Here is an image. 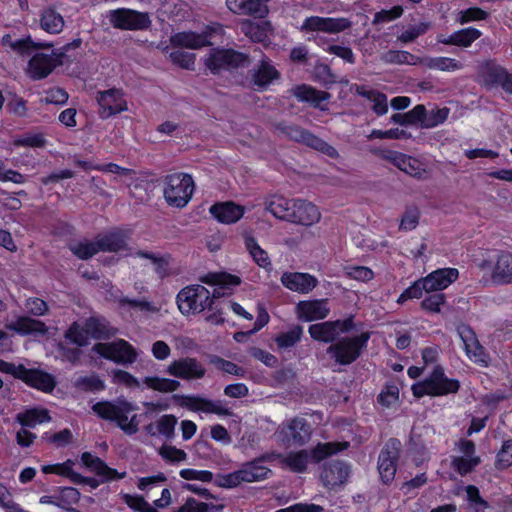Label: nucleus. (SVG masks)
<instances>
[{
	"label": "nucleus",
	"instance_id": "f257e3e1",
	"mask_svg": "<svg viewBox=\"0 0 512 512\" xmlns=\"http://www.w3.org/2000/svg\"><path fill=\"white\" fill-rule=\"evenodd\" d=\"M92 410L100 418L115 422L128 435H133L138 431L137 415L135 414L137 407L125 399L98 402L93 405Z\"/></svg>",
	"mask_w": 512,
	"mask_h": 512
},
{
	"label": "nucleus",
	"instance_id": "f03ea898",
	"mask_svg": "<svg viewBox=\"0 0 512 512\" xmlns=\"http://www.w3.org/2000/svg\"><path fill=\"white\" fill-rule=\"evenodd\" d=\"M459 272L456 268L437 269L427 276L416 280L405 289L397 299L402 304L409 299H419L424 293L437 292L446 289L457 280Z\"/></svg>",
	"mask_w": 512,
	"mask_h": 512
},
{
	"label": "nucleus",
	"instance_id": "7ed1b4c3",
	"mask_svg": "<svg viewBox=\"0 0 512 512\" xmlns=\"http://www.w3.org/2000/svg\"><path fill=\"white\" fill-rule=\"evenodd\" d=\"M195 190L193 177L187 173H173L164 178L163 196L170 207L184 208Z\"/></svg>",
	"mask_w": 512,
	"mask_h": 512
},
{
	"label": "nucleus",
	"instance_id": "20e7f679",
	"mask_svg": "<svg viewBox=\"0 0 512 512\" xmlns=\"http://www.w3.org/2000/svg\"><path fill=\"white\" fill-rule=\"evenodd\" d=\"M349 446L348 442L336 443H319L315 446L309 454L306 450L299 452L290 453L283 457L282 462L294 472H304L310 460L314 462H320L328 456L336 454L339 451L347 449Z\"/></svg>",
	"mask_w": 512,
	"mask_h": 512
},
{
	"label": "nucleus",
	"instance_id": "39448f33",
	"mask_svg": "<svg viewBox=\"0 0 512 512\" xmlns=\"http://www.w3.org/2000/svg\"><path fill=\"white\" fill-rule=\"evenodd\" d=\"M460 388L459 381L445 375L442 367L437 366L421 382L412 385L413 395L417 398L424 395L444 396L456 393Z\"/></svg>",
	"mask_w": 512,
	"mask_h": 512
},
{
	"label": "nucleus",
	"instance_id": "423d86ee",
	"mask_svg": "<svg viewBox=\"0 0 512 512\" xmlns=\"http://www.w3.org/2000/svg\"><path fill=\"white\" fill-rule=\"evenodd\" d=\"M369 339V332H362L351 337H343L332 343L327 348V353L337 364L350 365L361 356L363 350L367 347Z\"/></svg>",
	"mask_w": 512,
	"mask_h": 512
},
{
	"label": "nucleus",
	"instance_id": "0eeeda50",
	"mask_svg": "<svg viewBox=\"0 0 512 512\" xmlns=\"http://www.w3.org/2000/svg\"><path fill=\"white\" fill-rule=\"evenodd\" d=\"M179 311L185 315L198 314L210 308L213 298L207 288L200 284L189 285L181 289L176 297Z\"/></svg>",
	"mask_w": 512,
	"mask_h": 512
},
{
	"label": "nucleus",
	"instance_id": "6e6552de",
	"mask_svg": "<svg viewBox=\"0 0 512 512\" xmlns=\"http://www.w3.org/2000/svg\"><path fill=\"white\" fill-rule=\"evenodd\" d=\"M265 457L247 462L240 469L223 475L220 479V486L224 488H235L242 483L259 482L268 479L271 470L264 463Z\"/></svg>",
	"mask_w": 512,
	"mask_h": 512
},
{
	"label": "nucleus",
	"instance_id": "1a4fd4ad",
	"mask_svg": "<svg viewBox=\"0 0 512 512\" xmlns=\"http://www.w3.org/2000/svg\"><path fill=\"white\" fill-rule=\"evenodd\" d=\"M224 28L219 23L208 25L201 33L194 31H182L171 36L170 42L173 47L187 49H200L212 45L211 39L214 36L222 35Z\"/></svg>",
	"mask_w": 512,
	"mask_h": 512
},
{
	"label": "nucleus",
	"instance_id": "9d476101",
	"mask_svg": "<svg viewBox=\"0 0 512 512\" xmlns=\"http://www.w3.org/2000/svg\"><path fill=\"white\" fill-rule=\"evenodd\" d=\"M354 328V317L349 316L345 319L312 324L309 326L308 332L312 339L332 344L338 340L340 335L346 334Z\"/></svg>",
	"mask_w": 512,
	"mask_h": 512
},
{
	"label": "nucleus",
	"instance_id": "9b49d317",
	"mask_svg": "<svg viewBox=\"0 0 512 512\" xmlns=\"http://www.w3.org/2000/svg\"><path fill=\"white\" fill-rule=\"evenodd\" d=\"M108 19L114 28L121 30H145L151 25L148 13L127 8L111 10L108 14Z\"/></svg>",
	"mask_w": 512,
	"mask_h": 512
},
{
	"label": "nucleus",
	"instance_id": "f8f14e48",
	"mask_svg": "<svg viewBox=\"0 0 512 512\" xmlns=\"http://www.w3.org/2000/svg\"><path fill=\"white\" fill-rule=\"evenodd\" d=\"M247 63V56L233 49H211L205 58L206 67L214 74L222 70H228L244 66Z\"/></svg>",
	"mask_w": 512,
	"mask_h": 512
},
{
	"label": "nucleus",
	"instance_id": "ddd939ff",
	"mask_svg": "<svg viewBox=\"0 0 512 512\" xmlns=\"http://www.w3.org/2000/svg\"><path fill=\"white\" fill-rule=\"evenodd\" d=\"M93 351L121 365L132 364L138 356L135 348L122 339L111 343H97L94 345Z\"/></svg>",
	"mask_w": 512,
	"mask_h": 512
},
{
	"label": "nucleus",
	"instance_id": "4468645a",
	"mask_svg": "<svg viewBox=\"0 0 512 512\" xmlns=\"http://www.w3.org/2000/svg\"><path fill=\"white\" fill-rule=\"evenodd\" d=\"M480 268L491 269V279L496 284L512 283V254L509 252H496L489 260H484Z\"/></svg>",
	"mask_w": 512,
	"mask_h": 512
},
{
	"label": "nucleus",
	"instance_id": "2eb2a0df",
	"mask_svg": "<svg viewBox=\"0 0 512 512\" xmlns=\"http://www.w3.org/2000/svg\"><path fill=\"white\" fill-rule=\"evenodd\" d=\"M310 426L302 418H294L279 427L278 438L286 446L303 445L310 438Z\"/></svg>",
	"mask_w": 512,
	"mask_h": 512
},
{
	"label": "nucleus",
	"instance_id": "dca6fc26",
	"mask_svg": "<svg viewBox=\"0 0 512 512\" xmlns=\"http://www.w3.org/2000/svg\"><path fill=\"white\" fill-rule=\"evenodd\" d=\"M401 442L390 439L380 452L378 458V471L383 483H390L396 474V462L399 458Z\"/></svg>",
	"mask_w": 512,
	"mask_h": 512
},
{
	"label": "nucleus",
	"instance_id": "f3484780",
	"mask_svg": "<svg viewBox=\"0 0 512 512\" xmlns=\"http://www.w3.org/2000/svg\"><path fill=\"white\" fill-rule=\"evenodd\" d=\"M62 64V54L51 50L49 53L37 52L30 59L27 67L28 75L35 80L47 77L52 70Z\"/></svg>",
	"mask_w": 512,
	"mask_h": 512
},
{
	"label": "nucleus",
	"instance_id": "a211bd4d",
	"mask_svg": "<svg viewBox=\"0 0 512 512\" xmlns=\"http://www.w3.org/2000/svg\"><path fill=\"white\" fill-rule=\"evenodd\" d=\"M283 134H285L289 139L294 140L296 142L302 143L311 147L317 151H320L329 157H337V150L323 141L321 138L309 133L308 131L302 129L296 125L285 126L282 129Z\"/></svg>",
	"mask_w": 512,
	"mask_h": 512
},
{
	"label": "nucleus",
	"instance_id": "6ab92c4d",
	"mask_svg": "<svg viewBox=\"0 0 512 512\" xmlns=\"http://www.w3.org/2000/svg\"><path fill=\"white\" fill-rule=\"evenodd\" d=\"M97 102L101 118H109L128 109L123 93L119 89H109L98 93Z\"/></svg>",
	"mask_w": 512,
	"mask_h": 512
},
{
	"label": "nucleus",
	"instance_id": "aec40b11",
	"mask_svg": "<svg viewBox=\"0 0 512 512\" xmlns=\"http://www.w3.org/2000/svg\"><path fill=\"white\" fill-rule=\"evenodd\" d=\"M460 456L453 457L452 466L460 474L466 475L480 463V457L475 454V444L471 440L460 439L457 442Z\"/></svg>",
	"mask_w": 512,
	"mask_h": 512
},
{
	"label": "nucleus",
	"instance_id": "412c9836",
	"mask_svg": "<svg viewBox=\"0 0 512 512\" xmlns=\"http://www.w3.org/2000/svg\"><path fill=\"white\" fill-rule=\"evenodd\" d=\"M166 372L176 378L192 380L204 377L206 370L197 359L185 357L172 361Z\"/></svg>",
	"mask_w": 512,
	"mask_h": 512
},
{
	"label": "nucleus",
	"instance_id": "4be33fe9",
	"mask_svg": "<svg viewBox=\"0 0 512 512\" xmlns=\"http://www.w3.org/2000/svg\"><path fill=\"white\" fill-rule=\"evenodd\" d=\"M468 358L474 363L488 366L490 358L485 348L480 344L474 331L469 327H463L459 331Z\"/></svg>",
	"mask_w": 512,
	"mask_h": 512
},
{
	"label": "nucleus",
	"instance_id": "5701e85b",
	"mask_svg": "<svg viewBox=\"0 0 512 512\" xmlns=\"http://www.w3.org/2000/svg\"><path fill=\"white\" fill-rule=\"evenodd\" d=\"M351 26V22L346 18H329L312 16L306 18L301 29L310 31H322L327 33H339Z\"/></svg>",
	"mask_w": 512,
	"mask_h": 512
},
{
	"label": "nucleus",
	"instance_id": "b1692460",
	"mask_svg": "<svg viewBox=\"0 0 512 512\" xmlns=\"http://www.w3.org/2000/svg\"><path fill=\"white\" fill-rule=\"evenodd\" d=\"M248 211L249 208L232 201L219 202L209 208L210 214L221 224H235Z\"/></svg>",
	"mask_w": 512,
	"mask_h": 512
},
{
	"label": "nucleus",
	"instance_id": "393cba45",
	"mask_svg": "<svg viewBox=\"0 0 512 512\" xmlns=\"http://www.w3.org/2000/svg\"><path fill=\"white\" fill-rule=\"evenodd\" d=\"M483 82L486 87H501L502 90L512 95V73L498 64H488L483 72Z\"/></svg>",
	"mask_w": 512,
	"mask_h": 512
},
{
	"label": "nucleus",
	"instance_id": "a878e982",
	"mask_svg": "<svg viewBox=\"0 0 512 512\" xmlns=\"http://www.w3.org/2000/svg\"><path fill=\"white\" fill-rule=\"evenodd\" d=\"M297 317L305 322L322 320L330 313L326 299L300 301L296 306Z\"/></svg>",
	"mask_w": 512,
	"mask_h": 512
},
{
	"label": "nucleus",
	"instance_id": "bb28decb",
	"mask_svg": "<svg viewBox=\"0 0 512 512\" xmlns=\"http://www.w3.org/2000/svg\"><path fill=\"white\" fill-rule=\"evenodd\" d=\"M294 206V199L272 195L265 199L264 208L258 209L264 214H271L275 219L290 222Z\"/></svg>",
	"mask_w": 512,
	"mask_h": 512
},
{
	"label": "nucleus",
	"instance_id": "cd10ccee",
	"mask_svg": "<svg viewBox=\"0 0 512 512\" xmlns=\"http://www.w3.org/2000/svg\"><path fill=\"white\" fill-rule=\"evenodd\" d=\"M321 219L319 208L304 199H294L291 224H316Z\"/></svg>",
	"mask_w": 512,
	"mask_h": 512
},
{
	"label": "nucleus",
	"instance_id": "c85d7f7f",
	"mask_svg": "<svg viewBox=\"0 0 512 512\" xmlns=\"http://www.w3.org/2000/svg\"><path fill=\"white\" fill-rule=\"evenodd\" d=\"M281 283L291 291L307 294L318 285V280L308 273L285 272L281 276Z\"/></svg>",
	"mask_w": 512,
	"mask_h": 512
},
{
	"label": "nucleus",
	"instance_id": "c756f323",
	"mask_svg": "<svg viewBox=\"0 0 512 512\" xmlns=\"http://www.w3.org/2000/svg\"><path fill=\"white\" fill-rule=\"evenodd\" d=\"M21 372L17 373L16 378L21 379L29 386L44 392H50L55 387L53 377L39 369H28L20 364Z\"/></svg>",
	"mask_w": 512,
	"mask_h": 512
},
{
	"label": "nucleus",
	"instance_id": "7c9ffc66",
	"mask_svg": "<svg viewBox=\"0 0 512 512\" xmlns=\"http://www.w3.org/2000/svg\"><path fill=\"white\" fill-rule=\"evenodd\" d=\"M349 475V467L341 461H333L324 465L321 481L327 488L343 484Z\"/></svg>",
	"mask_w": 512,
	"mask_h": 512
},
{
	"label": "nucleus",
	"instance_id": "2f4dec72",
	"mask_svg": "<svg viewBox=\"0 0 512 512\" xmlns=\"http://www.w3.org/2000/svg\"><path fill=\"white\" fill-rule=\"evenodd\" d=\"M81 461L98 476L102 477L104 481L122 479L126 475V472H118L115 469L108 467L104 461L89 452H84L81 455Z\"/></svg>",
	"mask_w": 512,
	"mask_h": 512
},
{
	"label": "nucleus",
	"instance_id": "473e14b6",
	"mask_svg": "<svg viewBox=\"0 0 512 512\" xmlns=\"http://www.w3.org/2000/svg\"><path fill=\"white\" fill-rule=\"evenodd\" d=\"M187 406L193 411L214 413L218 416L231 415L230 409L221 400H210L202 397H187Z\"/></svg>",
	"mask_w": 512,
	"mask_h": 512
},
{
	"label": "nucleus",
	"instance_id": "72a5a7b5",
	"mask_svg": "<svg viewBox=\"0 0 512 512\" xmlns=\"http://www.w3.org/2000/svg\"><path fill=\"white\" fill-rule=\"evenodd\" d=\"M401 171L416 178H422L425 174V165L418 159L400 152H391L388 157Z\"/></svg>",
	"mask_w": 512,
	"mask_h": 512
},
{
	"label": "nucleus",
	"instance_id": "f704fd0d",
	"mask_svg": "<svg viewBox=\"0 0 512 512\" xmlns=\"http://www.w3.org/2000/svg\"><path fill=\"white\" fill-rule=\"evenodd\" d=\"M355 93L371 103V109L377 116L388 112V98L384 93L366 85H356Z\"/></svg>",
	"mask_w": 512,
	"mask_h": 512
},
{
	"label": "nucleus",
	"instance_id": "c9c22d12",
	"mask_svg": "<svg viewBox=\"0 0 512 512\" xmlns=\"http://www.w3.org/2000/svg\"><path fill=\"white\" fill-rule=\"evenodd\" d=\"M3 46L10 48L21 56L31 55L35 50L46 47L42 42H35L30 36L13 39L10 34H5L1 40Z\"/></svg>",
	"mask_w": 512,
	"mask_h": 512
},
{
	"label": "nucleus",
	"instance_id": "e433bc0d",
	"mask_svg": "<svg viewBox=\"0 0 512 512\" xmlns=\"http://www.w3.org/2000/svg\"><path fill=\"white\" fill-rule=\"evenodd\" d=\"M177 418L174 415L166 414L161 416L155 423L146 426V431L152 436L161 435L168 440L175 436Z\"/></svg>",
	"mask_w": 512,
	"mask_h": 512
},
{
	"label": "nucleus",
	"instance_id": "4c0bfd02",
	"mask_svg": "<svg viewBox=\"0 0 512 512\" xmlns=\"http://www.w3.org/2000/svg\"><path fill=\"white\" fill-rule=\"evenodd\" d=\"M74 465V461L68 459L63 463L43 465L41 467V471L44 474H56L62 477H66L73 483L81 484L85 481V478L74 471Z\"/></svg>",
	"mask_w": 512,
	"mask_h": 512
},
{
	"label": "nucleus",
	"instance_id": "58836bf2",
	"mask_svg": "<svg viewBox=\"0 0 512 512\" xmlns=\"http://www.w3.org/2000/svg\"><path fill=\"white\" fill-rule=\"evenodd\" d=\"M293 95L302 102H308L314 107L323 109L322 102L330 98V94L325 91H319L308 85H300L293 89Z\"/></svg>",
	"mask_w": 512,
	"mask_h": 512
},
{
	"label": "nucleus",
	"instance_id": "ea45409f",
	"mask_svg": "<svg viewBox=\"0 0 512 512\" xmlns=\"http://www.w3.org/2000/svg\"><path fill=\"white\" fill-rule=\"evenodd\" d=\"M202 283L217 286L218 288L215 290V293L220 295L221 289H230L231 287L237 286L241 283V279L229 273L221 272V273H209L200 278ZM225 294V292H222Z\"/></svg>",
	"mask_w": 512,
	"mask_h": 512
},
{
	"label": "nucleus",
	"instance_id": "a19ab883",
	"mask_svg": "<svg viewBox=\"0 0 512 512\" xmlns=\"http://www.w3.org/2000/svg\"><path fill=\"white\" fill-rule=\"evenodd\" d=\"M7 328L21 335L32 333L44 334L47 331V327L43 322L29 317H19L7 325Z\"/></svg>",
	"mask_w": 512,
	"mask_h": 512
},
{
	"label": "nucleus",
	"instance_id": "79ce46f5",
	"mask_svg": "<svg viewBox=\"0 0 512 512\" xmlns=\"http://www.w3.org/2000/svg\"><path fill=\"white\" fill-rule=\"evenodd\" d=\"M278 77L277 70L268 60L262 59L252 75V83L256 89H263Z\"/></svg>",
	"mask_w": 512,
	"mask_h": 512
},
{
	"label": "nucleus",
	"instance_id": "37998d69",
	"mask_svg": "<svg viewBox=\"0 0 512 512\" xmlns=\"http://www.w3.org/2000/svg\"><path fill=\"white\" fill-rule=\"evenodd\" d=\"M421 65L431 70L443 72H454L463 68V64L460 61L445 56L424 57L422 58Z\"/></svg>",
	"mask_w": 512,
	"mask_h": 512
},
{
	"label": "nucleus",
	"instance_id": "c03bdc74",
	"mask_svg": "<svg viewBox=\"0 0 512 512\" xmlns=\"http://www.w3.org/2000/svg\"><path fill=\"white\" fill-rule=\"evenodd\" d=\"M50 416L46 409L32 408L25 410L24 412L18 413L16 421L23 427L34 428L39 424L50 421Z\"/></svg>",
	"mask_w": 512,
	"mask_h": 512
},
{
	"label": "nucleus",
	"instance_id": "a18cd8bd",
	"mask_svg": "<svg viewBox=\"0 0 512 512\" xmlns=\"http://www.w3.org/2000/svg\"><path fill=\"white\" fill-rule=\"evenodd\" d=\"M86 328L89 336L95 339L109 338L116 333V329L111 327L104 318H90L86 321Z\"/></svg>",
	"mask_w": 512,
	"mask_h": 512
},
{
	"label": "nucleus",
	"instance_id": "49530a36",
	"mask_svg": "<svg viewBox=\"0 0 512 512\" xmlns=\"http://www.w3.org/2000/svg\"><path fill=\"white\" fill-rule=\"evenodd\" d=\"M40 25L42 29L51 34L60 33L64 27L62 15L54 9H45L41 14Z\"/></svg>",
	"mask_w": 512,
	"mask_h": 512
},
{
	"label": "nucleus",
	"instance_id": "de8ad7c7",
	"mask_svg": "<svg viewBox=\"0 0 512 512\" xmlns=\"http://www.w3.org/2000/svg\"><path fill=\"white\" fill-rule=\"evenodd\" d=\"M482 35V32L474 27H468L464 29L457 30L449 35V39L447 42H451L452 45L459 47H470L471 44L479 39Z\"/></svg>",
	"mask_w": 512,
	"mask_h": 512
},
{
	"label": "nucleus",
	"instance_id": "09e8293b",
	"mask_svg": "<svg viewBox=\"0 0 512 512\" xmlns=\"http://www.w3.org/2000/svg\"><path fill=\"white\" fill-rule=\"evenodd\" d=\"M268 23H255L250 20L241 23V31L253 42H264L268 37Z\"/></svg>",
	"mask_w": 512,
	"mask_h": 512
},
{
	"label": "nucleus",
	"instance_id": "8fccbe9b",
	"mask_svg": "<svg viewBox=\"0 0 512 512\" xmlns=\"http://www.w3.org/2000/svg\"><path fill=\"white\" fill-rule=\"evenodd\" d=\"M244 240L246 249L249 251L251 257L257 263V265L265 269L270 268L271 262L269 256L267 252L258 245L256 240L249 235H245Z\"/></svg>",
	"mask_w": 512,
	"mask_h": 512
},
{
	"label": "nucleus",
	"instance_id": "3c124183",
	"mask_svg": "<svg viewBox=\"0 0 512 512\" xmlns=\"http://www.w3.org/2000/svg\"><path fill=\"white\" fill-rule=\"evenodd\" d=\"M143 383L150 389L162 392L170 393L176 391L180 387L178 380L161 378L157 376L145 377Z\"/></svg>",
	"mask_w": 512,
	"mask_h": 512
},
{
	"label": "nucleus",
	"instance_id": "603ef678",
	"mask_svg": "<svg viewBox=\"0 0 512 512\" xmlns=\"http://www.w3.org/2000/svg\"><path fill=\"white\" fill-rule=\"evenodd\" d=\"M99 251L118 252L127 246L125 238L120 234H108L97 238Z\"/></svg>",
	"mask_w": 512,
	"mask_h": 512
},
{
	"label": "nucleus",
	"instance_id": "864d4df0",
	"mask_svg": "<svg viewBox=\"0 0 512 512\" xmlns=\"http://www.w3.org/2000/svg\"><path fill=\"white\" fill-rule=\"evenodd\" d=\"M382 59L386 63L393 64H408V65H421L422 58L411 54L408 51H394L386 52Z\"/></svg>",
	"mask_w": 512,
	"mask_h": 512
},
{
	"label": "nucleus",
	"instance_id": "5fc2aeb1",
	"mask_svg": "<svg viewBox=\"0 0 512 512\" xmlns=\"http://www.w3.org/2000/svg\"><path fill=\"white\" fill-rule=\"evenodd\" d=\"M303 329L301 326H295L287 332L279 334L275 341L280 349H288L293 347L301 339Z\"/></svg>",
	"mask_w": 512,
	"mask_h": 512
},
{
	"label": "nucleus",
	"instance_id": "6e6d98bb",
	"mask_svg": "<svg viewBox=\"0 0 512 512\" xmlns=\"http://www.w3.org/2000/svg\"><path fill=\"white\" fill-rule=\"evenodd\" d=\"M160 456L168 463L179 464L186 461L187 453L173 445L164 444L159 449Z\"/></svg>",
	"mask_w": 512,
	"mask_h": 512
},
{
	"label": "nucleus",
	"instance_id": "4d7b16f0",
	"mask_svg": "<svg viewBox=\"0 0 512 512\" xmlns=\"http://www.w3.org/2000/svg\"><path fill=\"white\" fill-rule=\"evenodd\" d=\"M66 339H68L71 343L76 344L77 346H85L89 341V332L85 327H81L77 323H73L70 328L65 333Z\"/></svg>",
	"mask_w": 512,
	"mask_h": 512
},
{
	"label": "nucleus",
	"instance_id": "13d9d810",
	"mask_svg": "<svg viewBox=\"0 0 512 512\" xmlns=\"http://www.w3.org/2000/svg\"><path fill=\"white\" fill-rule=\"evenodd\" d=\"M210 363L215 366L216 369L223 371L227 374L234 375L237 377H243L245 375V369L238 366L237 364L225 360L218 356H212Z\"/></svg>",
	"mask_w": 512,
	"mask_h": 512
},
{
	"label": "nucleus",
	"instance_id": "bf43d9fd",
	"mask_svg": "<svg viewBox=\"0 0 512 512\" xmlns=\"http://www.w3.org/2000/svg\"><path fill=\"white\" fill-rule=\"evenodd\" d=\"M399 389L396 384H387L378 396V402L387 408H392L398 404Z\"/></svg>",
	"mask_w": 512,
	"mask_h": 512
},
{
	"label": "nucleus",
	"instance_id": "052dcab7",
	"mask_svg": "<svg viewBox=\"0 0 512 512\" xmlns=\"http://www.w3.org/2000/svg\"><path fill=\"white\" fill-rule=\"evenodd\" d=\"M488 17V13L481 8L471 7L465 10H461L456 15V22L464 25L469 22L485 20Z\"/></svg>",
	"mask_w": 512,
	"mask_h": 512
},
{
	"label": "nucleus",
	"instance_id": "680f3d73",
	"mask_svg": "<svg viewBox=\"0 0 512 512\" xmlns=\"http://www.w3.org/2000/svg\"><path fill=\"white\" fill-rule=\"evenodd\" d=\"M70 250L81 259H89L99 251L97 240L95 242L83 241L70 245Z\"/></svg>",
	"mask_w": 512,
	"mask_h": 512
},
{
	"label": "nucleus",
	"instance_id": "e2e57ef3",
	"mask_svg": "<svg viewBox=\"0 0 512 512\" xmlns=\"http://www.w3.org/2000/svg\"><path fill=\"white\" fill-rule=\"evenodd\" d=\"M46 140L41 133H27L14 139L13 144L17 147H43Z\"/></svg>",
	"mask_w": 512,
	"mask_h": 512
},
{
	"label": "nucleus",
	"instance_id": "0e129e2a",
	"mask_svg": "<svg viewBox=\"0 0 512 512\" xmlns=\"http://www.w3.org/2000/svg\"><path fill=\"white\" fill-rule=\"evenodd\" d=\"M179 476L186 481H199L202 483H210L213 479V473L211 471L193 468L181 469Z\"/></svg>",
	"mask_w": 512,
	"mask_h": 512
},
{
	"label": "nucleus",
	"instance_id": "69168bd1",
	"mask_svg": "<svg viewBox=\"0 0 512 512\" xmlns=\"http://www.w3.org/2000/svg\"><path fill=\"white\" fill-rule=\"evenodd\" d=\"M450 114V109L447 107L433 108L428 111L427 118L424 122V128H434L444 123Z\"/></svg>",
	"mask_w": 512,
	"mask_h": 512
},
{
	"label": "nucleus",
	"instance_id": "338daca9",
	"mask_svg": "<svg viewBox=\"0 0 512 512\" xmlns=\"http://www.w3.org/2000/svg\"><path fill=\"white\" fill-rule=\"evenodd\" d=\"M431 27L430 22H421L419 24L408 27L405 31L401 33L398 37L403 43H409L418 38L419 36L425 34Z\"/></svg>",
	"mask_w": 512,
	"mask_h": 512
},
{
	"label": "nucleus",
	"instance_id": "774afa93",
	"mask_svg": "<svg viewBox=\"0 0 512 512\" xmlns=\"http://www.w3.org/2000/svg\"><path fill=\"white\" fill-rule=\"evenodd\" d=\"M512 465V439L505 440L497 454L496 467L505 469Z\"/></svg>",
	"mask_w": 512,
	"mask_h": 512
}]
</instances>
